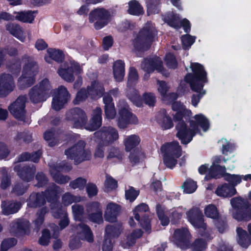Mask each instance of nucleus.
<instances>
[{"instance_id": "864d4df0", "label": "nucleus", "mask_w": 251, "mask_h": 251, "mask_svg": "<svg viewBox=\"0 0 251 251\" xmlns=\"http://www.w3.org/2000/svg\"><path fill=\"white\" fill-rule=\"evenodd\" d=\"M205 215L208 218L213 219H218L219 217V213L217 207L213 204L207 205L204 210Z\"/></svg>"}, {"instance_id": "c03bdc74", "label": "nucleus", "mask_w": 251, "mask_h": 251, "mask_svg": "<svg viewBox=\"0 0 251 251\" xmlns=\"http://www.w3.org/2000/svg\"><path fill=\"white\" fill-rule=\"evenodd\" d=\"M6 29L11 34L20 41L22 42L25 41V36H24L23 29L20 26L17 25H14L12 24H9L7 25Z\"/></svg>"}, {"instance_id": "9d476101", "label": "nucleus", "mask_w": 251, "mask_h": 251, "mask_svg": "<svg viewBox=\"0 0 251 251\" xmlns=\"http://www.w3.org/2000/svg\"><path fill=\"white\" fill-rule=\"evenodd\" d=\"M176 121L178 122L176 126L177 131L176 136L181 141L182 144H187L192 141L196 134L200 132V130L194 121H190L189 126L182 119Z\"/></svg>"}, {"instance_id": "338daca9", "label": "nucleus", "mask_w": 251, "mask_h": 251, "mask_svg": "<svg viewBox=\"0 0 251 251\" xmlns=\"http://www.w3.org/2000/svg\"><path fill=\"white\" fill-rule=\"evenodd\" d=\"M116 181L112 177L107 176L104 183V191L109 192L116 188Z\"/></svg>"}, {"instance_id": "c9c22d12", "label": "nucleus", "mask_w": 251, "mask_h": 251, "mask_svg": "<svg viewBox=\"0 0 251 251\" xmlns=\"http://www.w3.org/2000/svg\"><path fill=\"white\" fill-rule=\"evenodd\" d=\"M215 193L219 197L227 198L235 195L237 191L235 187L225 183L218 186Z\"/></svg>"}, {"instance_id": "9b49d317", "label": "nucleus", "mask_w": 251, "mask_h": 251, "mask_svg": "<svg viewBox=\"0 0 251 251\" xmlns=\"http://www.w3.org/2000/svg\"><path fill=\"white\" fill-rule=\"evenodd\" d=\"M39 72L38 65L33 61L28 59L24 67L23 74L19 78L18 85L21 89L28 87L35 82V76Z\"/></svg>"}, {"instance_id": "e433bc0d", "label": "nucleus", "mask_w": 251, "mask_h": 251, "mask_svg": "<svg viewBox=\"0 0 251 251\" xmlns=\"http://www.w3.org/2000/svg\"><path fill=\"white\" fill-rule=\"evenodd\" d=\"M113 75L115 80L120 82L125 76V64L122 60H118L113 65Z\"/></svg>"}, {"instance_id": "a878e982", "label": "nucleus", "mask_w": 251, "mask_h": 251, "mask_svg": "<svg viewBox=\"0 0 251 251\" xmlns=\"http://www.w3.org/2000/svg\"><path fill=\"white\" fill-rule=\"evenodd\" d=\"M148 206L145 203H141L137 206L133 211L134 217L140 225L144 228L147 232H150L151 230L150 222L149 219L144 221H140V217H143L144 212L148 210Z\"/></svg>"}, {"instance_id": "774afa93", "label": "nucleus", "mask_w": 251, "mask_h": 251, "mask_svg": "<svg viewBox=\"0 0 251 251\" xmlns=\"http://www.w3.org/2000/svg\"><path fill=\"white\" fill-rule=\"evenodd\" d=\"M17 244V240L14 238H9L4 240L1 243V250L6 251L8 249L14 246Z\"/></svg>"}, {"instance_id": "f257e3e1", "label": "nucleus", "mask_w": 251, "mask_h": 251, "mask_svg": "<svg viewBox=\"0 0 251 251\" xmlns=\"http://www.w3.org/2000/svg\"><path fill=\"white\" fill-rule=\"evenodd\" d=\"M62 191V190L60 188L54 184H52L46 191L45 194L43 193L32 194L29 197L27 204V205L31 207L40 206L45 203V197L49 202L52 201L53 202L51 203V212L54 218L61 219L59 224L61 230L66 227L69 224L67 213L65 209L61 208V204L55 201L57 194L61 193Z\"/></svg>"}, {"instance_id": "ea45409f", "label": "nucleus", "mask_w": 251, "mask_h": 251, "mask_svg": "<svg viewBox=\"0 0 251 251\" xmlns=\"http://www.w3.org/2000/svg\"><path fill=\"white\" fill-rule=\"evenodd\" d=\"M238 243L243 248H247L251 244V239L247 232L240 227L236 229Z\"/></svg>"}, {"instance_id": "72a5a7b5", "label": "nucleus", "mask_w": 251, "mask_h": 251, "mask_svg": "<svg viewBox=\"0 0 251 251\" xmlns=\"http://www.w3.org/2000/svg\"><path fill=\"white\" fill-rule=\"evenodd\" d=\"M172 109L176 113L175 115V120L182 119L183 117L191 115V111L186 108L183 104L179 101H176L172 104Z\"/></svg>"}, {"instance_id": "e2e57ef3", "label": "nucleus", "mask_w": 251, "mask_h": 251, "mask_svg": "<svg viewBox=\"0 0 251 251\" xmlns=\"http://www.w3.org/2000/svg\"><path fill=\"white\" fill-rule=\"evenodd\" d=\"M47 212V208H43L37 214V218L34 221L35 227L39 229L44 222V217Z\"/></svg>"}, {"instance_id": "6e6d98bb", "label": "nucleus", "mask_w": 251, "mask_h": 251, "mask_svg": "<svg viewBox=\"0 0 251 251\" xmlns=\"http://www.w3.org/2000/svg\"><path fill=\"white\" fill-rule=\"evenodd\" d=\"M81 200V199L80 197L74 196L70 193H66L62 198V203L65 206H68L73 202H79Z\"/></svg>"}, {"instance_id": "09e8293b", "label": "nucleus", "mask_w": 251, "mask_h": 251, "mask_svg": "<svg viewBox=\"0 0 251 251\" xmlns=\"http://www.w3.org/2000/svg\"><path fill=\"white\" fill-rule=\"evenodd\" d=\"M35 13L31 11L15 12V18L23 22L31 23L35 17Z\"/></svg>"}, {"instance_id": "a19ab883", "label": "nucleus", "mask_w": 251, "mask_h": 251, "mask_svg": "<svg viewBox=\"0 0 251 251\" xmlns=\"http://www.w3.org/2000/svg\"><path fill=\"white\" fill-rule=\"evenodd\" d=\"M140 137L136 135H131L125 136L124 143L126 150L127 151H130L132 149L138 146L140 143Z\"/></svg>"}, {"instance_id": "0eeeda50", "label": "nucleus", "mask_w": 251, "mask_h": 251, "mask_svg": "<svg viewBox=\"0 0 251 251\" xmlns=\"http://www.w3.org/2000/svg\"><path fill=\"white\" fill-rule=\"evenodd\" d=\"M41 155V152L40 151H38L30 155L27 153H24L21 154L17 158V162L14 167V170L18 173L19 176L26 181H29L33 177V175L35 172V168L34 166L31 167H24L22 168V170L20 171V169L22 167L21 164H18V163L26 161L28 159H30L33 162H37L40 159Z\"/></svg>"}, {"instance_id": "69168bd1", "label": "nucleus", "mask_w": 251, "mask_h": 251, "mask_svg": "<svg viewBox=\"0 0 251 251\" xmlns=\"http://www.w3.org/2000/svg\"><path fill=\"white\" fill-rule=\"evenodd\" d=\"M15 138L19 142L23 141L25 143H29L31 141L32 136L28 132H23L18 133Z\"/></svg>"}, {"instance_id": "4c0bfd02", "label": "nucleus", "mask_w": 251, "mask_h": 251, "mask_svg": "<svg viewBox=\"0 0 251 251\" xmlns=\"http://www.w3.org/2000/svg\"><path fill=\"white\" fill-rule=\"evenodd\" d=\"M21 206L20 202H10L2 201L1 208L4 215H9L17 212Z\"/></svg>"}, {"instance_id": "79ce46f5", "label": "nucleus", "mask_w": 251, "mask_h": 251, "mask_svg": "<svg viewBox=\"0 0 251 251\" xmlns=\"http://www.w3.org/2000/svg\"><path fill=\"white\" fill-rule=\"evenodd\" d=\"M191 121H195L198 127L200 126L203 131H206L209 128V122L208 119L202 114L196 115ZM199 130V128H198Z\"/></svg>"}, {"instance_id": "423d86ee", "label": "nucleus", "mask_w": 251, "mask_h": 251, "mask_svg": "<svg viewBox=\"0 0 251 251\" xmlns=\"http://www.w3.org/2000/svg\"><path fill=\"white\" fill-rule=\"evenodd\" d=\"M233 217L239 221H247L251 219V204L240 197L230 200Z\"/></svg>"}, {"instance_id": "de8ad7c7", "label": "nucleus", "mask_w": 251, "mask_h": 251, "mask_svg": "<svg viewBox=\"0 0 251 251\" xmlns=\"http://www.w3.org/2000/svg\"><path fill=\"white\" fill-rule=\"evenodd\" d=\"M219 145L222 147L223 154H226L227 152H231L235 150L236 146L235 143L226 138H222L218 142Z\"/></svg>"}, {"instance_id": "6ab92c4d", "label": "nucleus", "mask_w": 251, "mask_h": 251, "mask_svg": "<svg viewBox=\"0 0 251 251\" xmlns=\"http://www.w3.org/2000/svg\"><path fill=\"white\" fill-rule=\"evenodd\" d=\"M69 98L70 95L66 88L63 86L59 87L53 97L52 108L55 110L61 109Z\"/></svg>"}, {"instance_id": "3c124183", "label": "nucleus", "mask_w": 251, "mask_h": 251, "mask_svg": "<svg viewBox=\"0 0 251 251\" xmlns=\"http://www.w3.org/2000/svg\"><path fill=\"white\" fill-rule=\"evenodd\" d=\"M160 4L159 0H148L147 1L148 15L158 13L159 11Z\"/></svg>"}, {"instance_id": "f704fd0d", "label": "nucleus", "mask_w": 251, "mask_h": 251, "mask_svg": "<svg viewBox=\"0 0 251 251\" xmlns=\"http://www.w3.org/2000/svg\"><path fill=\"white\" fill-rule=\"evenodd\" d=\"M226 168L225 166L220 165H211L208 170V174L205 176L204 179L208 180L211 178H218L223 176L226 174Z\"/></svg>"}, {"instance_id": "aec40b11", "label": "nucleus", "mask_w": 251, "mask_h": 251, "mask_svg": "<svg viewBox=\"0 0 251 251\" xmlns=\"http://www.w3.org/2000/svg\"><path fill=\"white\" fill-rule=\"evenodd\" d=\"M95 134L100 137V141L105 146H109L119 138L117 130L111 126L104 127Z\"/></svg>"}, {"instance_id": "603ef678", "label": "nucleus", "mask_w": 251, "mask_h": 251, "mask_svg": "<svg viewBox=\"0 0 251 251\" xmlns=\"http://www.w3.org/2000/svg\"><path fill=\"white\" fill-rule=\"evenodd\" d=\"M224 179L232 185L231 187H235L240 184L242 180V176L239 175H231L228 173L224 176Z\"/></svg>"}, {"instance_id": "2f4dec72", "label": "nucleus", "mask_w": 251, "mask_h": 251, "mask_svg": "<svg viewBox=\"0 0 251 251\" xmlns=\"http://www.w3.org/2000/svg\"><path fill=\"white\" fill-rule=\"evenodd\" d=\"M143 232L140 229H136L126 234V239L122 241L121 245L124 248H128L133 246L136 240L142 235Z\"/></svg>"}, {"instance_id": "4be33fe9", "label": "nucleus", "mask_w": 251, "mask_h": 251, "mask_svg": "<svg viewBox=\"0 0 251 251\" xmlns=\"http://www.w3.org/2000/svg\"><path fill=\"white\" fill-rule=\"evenodd\" d=\"M190 237V234L188 229L182 228L175 231L172 237V240L180 248L185 249L189 247V239Z\"/></svg>"}, {"instance_id": "20e7f679", "label": "nucleus", "mask_w": 251, "mask_h": 251, "mask_svg": "<svg viewBox=\"0 0 251 251\" xmlns=\"http://www.w3.org/2000/svg\"><path fill=\"white\" fill-rule=\"evenodd\" d=\"M157 31L153 24L147 22L139 32L133 42L134 50L136 53L147 50L154 41Z\"/></svg>"}, {"instance_id": "49530a36", "label": "nucleus", "mask_w": 251, "mask_h": 251, "mask_svg": "<svg viewBox=\"0 0 251 251\" xmlns=\"http://www.w3.org/2000/svg\"><path fill=\"white\" fill-rule=\"evenodd\" d=\"M35 86H37V89L45 94L48 98L50 96V91L51 90L52 86L50 81L47 78L42 79L38 84Z\"/></svg>"}, {"instance_id": "680f3d73", "label": "nucleus", "mask_w": 251, "mask_h": 251, "mask_svg": "<svg viewBox=\"0 0 251 251\" xmlns=\"http://www.w3.org/2000/svg\"><path fill=\"white\" fill-rule=\"evenodd\" d=\"M196 37L189 34L183 35L181 37V41L184 49L189 48L195 42Z\"/></svg>"}, {"instance_id": "5fc2aeb1", "label": "nucleus", "mask_w": 251, "mask_h": 251, "mask_svg": "<svg viewBox=\"0 0 251 251\" xmlns=\"http://www.w3.org/2000/svg\"><path fill=\"white\" fill-rule=\"evenodd\" d=\"M186 208L182 206L174 207L171 209L168 214L172 217V220L175 223L176 221L180 219L182 214L185 212Z\"/></svg>"}, {"instance_id": "37998d69", "label": "nucleus", "mask_w": 251, "mask_h": 251, "mask_svg": "<svg viewBox=\"0 0 251 251\" xmlns=\"http://www.w3.org/2000/svg\"><path fill=\"white\" fill-rule=\"evenodd\" d=\"M47 54L45 56L46 62L51 63L52 60L60 61L63 58V54L61 51L53 49H49L47 51Z\"/></svg>"}, {"instance_id": "bf43d9fd", "label": "nucleus", "mask_w": 251, "mask_h": 251, "mask_svg": "<svg viewBox=\"0 0 251 251\" xmlns=\"http://www.w3.org/2000/svg\"><path fill=\"white\" fill-rule=\"evenodd\" d=\"M156 212L162 225L163 226L168 225L169 223V219L166 215V213L164 209L161 206L157 205Z\"/></svg>"}, {"instance_id": "58836bf2", "label": "nucleus", "mask_w": 251, "mask_h": 251, "mask_svg": "<svg viewBox=\"0 0 251 251\" xmlns=\"http://www.w3.org/2000/svg\"><path fill=\"white\" fill-rule=\"evenodd\" d=\"M29 96L31 101L34 103L44 101L48 98L45 94L37 89V86H34L30 89Z\"/></svg>"}, {"instance_id": "0e129e2a", "label": "nucleus", "mask_w": 251, "mask_h": 251, "mask_svg": "<svg viewBox=\"0 0 251 251\" xmlns=\"http://www.w3.org/2000/svg\"><path fill=\"white\" fill-rule=\"evenodd\" d=\"M139 194L138 190H136L133 187H129L128 189L126 190L125 196L126 200L132 202L136 199Z\"/></svg>"}, {"instance_id": "1a4fd4ad", "label": "nucleus", "mask_w": 251, "mask_h": 251, "mask_svg": "<svg viewBox=\"0 0 251 251\" xmlns=\"http://www.w3.org/2000/svg\"><path fill=\"white\" fill-rule=\"evenodd\" d=\"M85 146L83 141H79L67 149L65 153L67 158L74 160L75 164L89 160L91 158L92 153L89 149H85Z\"/></svg>"}, {"instance_id": "6e6552de", "label": "nucleus", "mask_w": 251, "mask_h": 251, "mask_svg": "<svg viewBox=\"0 0 251 251\" xmlns=\"http://www.w3.org/2000/svg\"><path fill=\"white\" fill-rule=\"evenodd\" d=\"M160 151L163 154L165 165L169 168L173 169L177 163V158L181 155V149L176 141L163 144Z\"/></svg>"}, {"instance_id": "f3484780", "label": "nucleus", "mask_w": 251, "mask_h": 251, "mask_svg": "<svg viewBox=\"0 0 251 251\" xmlns=\"http://www.w3.org/2000/svg\"><path fill=\"white\" fill-rule=\"evenodd\" d=\"M164 21L170 26L178 29L182 26L185 32H189L191 30V24L187 19H180L178 14L173 12L167 14L164 17Z\"/></svg>"}, {"instance_id": "c756f323", "label": "nucleus", "mask_w": 251, "mask_h": 251, "mask_svg": "<svg viewBox=\"0 0 251 251\" xmlns=\"http://www.w3.org/2000/svg\"><path fill=\"white\" fill-rule=\"evenodd\" d=\"M87 208L88 210L93 212L89 216L91 220L98 223H100L103 221L100 204L99 202H93L90 203L88 205Z\"/></svg>"}, {"instance_id": "7ed1b4c3", "label": "nucleus", "mask_w": 251, "mask_h": 251, "mask_svg": "<svg viewBox=\"0 0 251 251\" xmlns=\"http://www.w3.org/2000/svg\"><path fill=\"white\" fill-rule=\"evenodd\" d=\"M66 118L76 128L84 127L88 130L94 131L101 125V109L100 107H97L93 110L91 119L88 124H86L87 118L85 112L78 108L69 111L66 114Z\"/></svg>"}, {"instance_id": "b1692460", "label": "nucleus", "mask_w": 251, "mask_h": 251, "mask_svg": "<svg viewBox=\"0 0 251 251\" xmlns=\"http://www.w3.org/2000/svg\"><path fill=\"white\" fill-rule=\"evenodd\" d=\"M15 87L14 79L9 74L0 75V97H5L11 92Z\"/></svg>"}, {"instance_id": "39448f33", "label": "nucleus", "mask_w": 251, "mask_h": 251, "mask_svg": "<svg viewBox=\"0 0 251 251\" xmlns=\"http://www.w3.org/2000/svg\"><path fill=\"white\" fill-rule=\"evenodd\" d=\"M190 68L192 73H188L185 81L188 82L193 91H200L208 81L207 73L204 67L196 62H191Z\"/></svg>"}, {"instance_id": "2eb2a0df", "label": "nucleus", "mask_w": 251, "mask_h": 251, "mask_svg": "<svg viewBox=\"0 0 251 251\" xmlns=\"http://www.w3.org/2000/svg\"><path fill=\"white\" fill-rule=\"evenodd\" d=\"M110 21V14L108 11L102 8L95 9L89 14V21L94 23L96 29H100L106 25Z\"/></svg>"}, {"instance_id": "a211bd4d", "label": "nucleus", "mask_w": 251, "mask_h": 251, "mask_svg": "<svg viewBox=\"0 0 251 251\" xmlns=\"http://www.w3.org/2000/svg\"><path fill=\"white\" fill-rule=\"evenodd\" d=\"M26 101L25 96H20L9 107L10 113L17 119L24 121L25 118V107Z\"/></svg>"}, {"instance_id": "5701e85b", "label": "nucleus", "mask_w": 251, "mask_h": 251, "mask_svg": "<svg viewBox=\"0 0 251 251\" xmlns=\"http://www.w3.org/2000/svg\"><path fill=\"white\" fill-rule=\"evenodd\" d=\"M120 228L112 226H107L105 229L104 240L102 244V251H111L113 248L112 238L118 237L121 233Z\"/></svg>"}, {"instance_id": "473e14b6", "label": "nucleus", "mask_w": 251, "mask_h": 251, "mask_svg": "<svg viewBox=\"0 0 251 251\" xmlns=\"http://www.w3.org/2000/svg\"><path fill=\"white\" fill-rule=\"evenodd\" d=\"M103 101L106 117L109 119H113L116 115V111L112 97L108 95H104Z\"/></svg>"}, {"instance_id": "ddd939ff", "label": "nucleus", "mask_w": 251, "mask_h": 251, "mask_svg": "<svg viewBox=\"0 0 251 251\" xmlns=\"http://www.w3.org/2000/svg\"><path fill=\"white\" fill-rule=\"evenodd\" d=\"M78 236H73L71 237L69 246L70 248L74 250L80 247V239L85 240L89 242L93 241V236L90 228L83 223H80L74 229Z\"/></svg>"}, {"instance_id": "7c9ffc66", "label": "nucleus", "mask_w": 251, "mask_h": 251, "mask_svg": "<svg viewBox=\"0 0 251 251\" xmlns=\"http://www.w3.org/2000/svg\"><path fill=\"white\" fill-rule=\"evenodd\" d=\"M158 92L162 96V99L164 101H171L176 100L177 98L176 94L172 93L167 95V93L170 88L168 84L164 81L157 80Z\"/></svg>"}, {"instance_id": "4468645a", "label": "nucleus", "mask_w": 251, "mask_h": 251, "mask_svg": "<svg viewBox=\"0 0 251 251\" xmlns=\"http://www.w3.org/2000/svg\"><path fill=\"white\" fill-rule=\"evenodd\" d=\"M118 107L119 112L117 122L120 128H124L128 124L137 123V118L131 113L128 105L124 100L119 101Z\"/></svg>"}, {"instance_id": "4d7b16f0", "label": "nucleus", "mask_w": 251, "mask_h": 251, "mask_svg": "<svg viewBox=\"0 0 251 251\" xmlns=\"http://www.w3.org/2000/svg\"><path fill=\"white\" fill-rule=\"evenodd\" d=\"M74 218L75 221H82L84 214V209L82 205L74 204L72 206Z\"/></svg>"}, {"instance_id": "dca6fc26", "label": "nucleus", "mask_w": 251, "mask_h": 251, "mask_svg": "<svg viewBox=\"0 0 251 251\" xmlns=\"http://www.w3.org/2000/svg\"><path fill=\"white\" fill-rule=\"evenodd\" d=\"M82 71L78 63L70 61L64 63L58 69L57 73L59 76L67 82H72L74 79V74H80Z\"/></svg>"}, {"instance_id": "393cba45", "label": "nucleus", "mask_w": 251, "mask_h": 251, "mask_svg": "<svg viewBox=\"0 0 251 251\" xmlns=\"http://www.w3.org/2000/svg\"><path fill=\"white\" fill-rule=\"evenodd\" d=\"M72 169L71 165L66 166H50V175L53 178L54 180L56 182L60 184L65 183L70 180V177L68 176H64L60 174V171H69Z\"/></svg>"}, {"instance_id": "f8f14e48", "label": "nucleus", "mask_w": 251, "mask_h": 251, "mask_svg": "<svg viewBox=\"0 0 251 251\" xmlns=\"http://www.w3.org/2000/svg\"><path fill=\"white\" fill-rule=\"evenodd\" d=\"M104 91L102 84L97 80H94L92 82L91 86L88 87L87 90L81 89L77 93L74 102L78 104L85 100L88 96L92 99H97L102 96Z\"/></svg>"}, {"instance_id": "bb28decb", "label": "nucleus", "mask_w": 251, "mask_h": 251, "mask_svg": "<svg viewBox=\"0 0 251 251\" xmlns=\"http://www.w3.org/2000/svg\"><path fill=\"white\" fill-rule=\"evenodd\" d=\"M121 210V207L119 204L113 202H108L106 205L104 211L105 220L111 223L116 222Z\"/></svg>"}, {"instance_id": "c85d7f7f", "label": "nucleus", "mask_w": 251, "mask_h": 251, "mask_svg": "<svg viewBox=\"0 0 251 251\" xmlns=\"http://www.w3.org/2000/svg\"><path fill=\"white\" fill-rule=\"evenodd\" d=\"M156 121L163 129L171 128L174 124L170 114L165 109H162L156 116Z\"/></svg>"}, {"instance_id": "f03ea898", "label": "nucleus", "mask_w": 251, "mask_h": 251, "mask_svg": "<svg viewBox=\"0 0 251 251\" xmlns=\"http://www.w3.org/2000/svg\"><path fill=\"white\" fill-rule=\"evenodd\" d=\"M188 221L196 228L199 229L200 238L194 243L189 245L192 251H203L207 247V242L213 238V232L210 227H207L204 222L201 211L198 207H194L186 213Z\"/></svg>"}, {"instance_id": "13d9d810", "label": "nucleus", "mask_w": 251, "mask_h": 251, "mask_svg": "<svg viewBox=\"0 0 251 251\" xmlns=\"http://www.w3.org/2000/svg\"><path fill=\"white\" fill-rule=\"evenodd\" d=\"M182 188L184 192L187 194L194 193L197 188V185L195 181L191 179H187L184 183Z\"/></svg>"}, {"instance_id": "052dcab7", "label": "nucleus", "mask_w": 251, "mask_h": 251, "mask_svg": "<svg viewBox=\"0 0 251 251\" xmlns=\"http://www.w3.org/2000/svg\"><path fill=\"white\" fill-rule=\"evenodd\" d=\"M87 183L86 179L82 177H78L75 180L72 181L70 183V186L74 189H78L79 190L84 188Z\"/></svg>"}, {"instance_id": "cd10ccee", "label": "nucleus", "mask_w": 251, "mask_h": 251, "mask_svg": "<svg viewBox=\"0 0 251 251\" xmlns=\"http://www.w3.org/2000/svg\"><path fill=\"white\" fill-rule=\"evenodd\" d=\"M30 223L25 219H17L10 224V231L16 235L26 233L28 230Z\"/></svg>"}, {"instance_id": "412c9836", "label": "nucleus", "mask_w": 251, "mask_h": 251, "mask_svg": "<svg viewBox=\"0 0 251 251\" xmlns=\"http://www.w3.org/2000/svg\"><path fill=\"white\" fill-rule=\"evenodd\" d=\"M141 66L142 69L148 73L152 72L154 70H156L165 76L168 75V74L164 71L162 62L158 57L154 56L149 59H146L142 63Z\"/></svg>"}, {"instance_id": "a18cd8bd", "label": "nucleus", "mask_w": 251, "mask_h": 251, "mask_svg": "<svg viewBox=\"0 0 251 251\" xmlns=\"http://www.w3.org/2000/svg\"><path fill=\"white\" fill-rule=\"evenodd\" d=\"M127 12L134 15H140L144 13L143 7L136 0H131L128 2V8Z\"/></svg>"}, {"instance_id": "8fccbe9b", "label": "nucleus", "mask_w": 251, "mask_h": 251, "mask_svg": "<svg viewBox=\"0 0 251 251\" xmlns=\"http://www.w3.org/2000/svg\"><path fill=\"white\" fill-rule=\"evenodd\" d=\"M127 96L129 99L137 106L140 107L142 105V100L137 90L129 89L127 93Z\"/></svg>"}]
</instances>
